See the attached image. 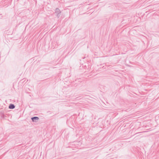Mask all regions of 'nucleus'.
Returning <instances> with one entry per match:
<instances>
[{
    "label": "nucleus",
    "mask_w": 159,
    "mask_h": 159,
    "mask_svg": "<svg viewBox=\"0 0 159 159\" xmlns=\"http://www.w3.org/2000/svg\"><path fill=\"white\" fill-rule=\"evenodd\" d=\"M39 119V118L37 117H34L31 118L33 121H35V120H38Z\"/></svg>",
    "instance_id": "f257e3e1"
},
{
    "label": "nucleus",
    "mask_w": 159,
    "mask_h": 159,
    "mask_svg": "<svg viewBox=\"0 0 159 159\" xmlns=\"http://www.w3.org/2000/svg\"><path fill=\"white\" fill-rule=\"evenodd\" d=\"M14 105L13 104H10L9 107L10 109H13L15 108Z\"/></svg>",
    "instance_id": "f03ea898"
},
{
    "label": "nucleus",
    "mask_w": 159,
    "mask_h": 159,
    "mask_svg": "<svg viewBox=\"0 0 159 159\" xmlns=\"http://www.w3.org/2000/svg\"><path fill=\"white\" fill-rule=\"evenodd\" d=\"M56 12L58 13V14L60 13L59 9L58 8H57L56 9Z\"/></svg>",
    "instance_id": "7ed1b4c3"
}]
</instances>
